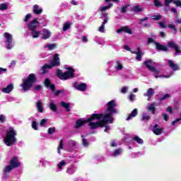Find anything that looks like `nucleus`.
<instances>
[{
    "label": "nucleus",
    "instance_id": "1",
    "mask_svg": "<svg viewBox=\"0 0 181 181\" xmlns=\"http://www.w3.org/2000/svg\"><path fill=\"white\" fill-rule=\"evenodd\" d=\"M107 108L106 111L107 112V113H105V114L100 113V114H97V115H98L99 119L100 118H110V119L109 120L104 119L103 122H100L98 123L100 125L104 126V124H105V122H107V121H114V117H112V115H114V114H117V112H118L117 109L115 108V107H117V105L115 104V101L111 100L109 103H107Z\"/></svg>",
    "mask_w": 181,
    "mask_h": 181
},
{
    "label": "nucleus",
    "instance_id": "2",
    "mask_svg": "<svg viewBox=\"0 0 181 181\" xmlns=\"http://www.w3.org/2000/svg\"><path fill=\"white\" fill-rule=\"evenodd\" d=\"M16 130L13 127H10L9 130L6 132V136L4 137V144L6 146H13L18 144V139H16Z\"/></svg>",
    "mask_w": 181,
    "mask_h": 181
},
{
    "label": "nucleus",
    "instance_id": "3",
    "mask_svg": "<svg viewBox=\"0 0 181 181\" xmlns=\"http://www.w3.org/2000/svg\"><path fill=\"white\" fill-rule=\"evenodd\" d=\"M36 83H37L36 75L35 74H30L26 78L23 79L21 87L23 91H29Z\"/></svg>",
    "mask_w": 181,
    "mask_h": 181
},
{
    "label": "nucleus",
    "instance_id": "4",
    "mask_svg": "<svg viewBox=\"0 0 181 181\" xmlns=\"http://www.w3.org/2000/svg\"><path fill=\"white\" fill-rule=\"evenodd\" d=\"M66 71L63 73L62 69H57L56 75L59 78V80H70L71 78H74L76 77V70L72 67L68 66L66 68Z\"/></svg>",
    "mask_w": 181,
    "mask_h": 181
},
{
    "label": "nucleus",
    "instance_id": "5",
    "mask_svg": "<svg viewBox=\"0 0 181 181\" xmlns=\"http://www.w3.org/2000/svg\"><path fill=\"white\" fill-rule=\"evenodd\" d=\"M104 119H106V122L104 123V125H101L99 122H103ZM110 118L100 117L99 119H95L96 122H89L88 127H90V129H97V128H103L105 127L104 132H107L110 129V126H108V122L112 124L114 120L110 121Z\"/></svg>",
    "mask_w": 181,
    "mask_h": 181
},
{
    "label": "nucleus",
    "instance_id": "6",
    "mask_svg": "<svg viewBox=\"0 0 181 181\" xmlns=\"http://www.w3.org/2000/svg\"><path fill=\"white\" fill-rule=\"evenodd\" d=\"M95 119H99L98 115H97V113L90 115V117L87 119L80 118L76 121L74 128L75 129H80L81 127H84V125L88 122H94L93 121H95Z\"/></svg>",
    "mask_w": 181,
    "mask_h": 181
},
{
    "label": "nucleus",
    "instance_id": "7",
    "mask_svg": "<svg viewBox=\"0 0 181 181\" xmlns=\"http://www.w3.org/2000/svg\"><path fill=\"white\" fill-rule=\"evenodd\" d=\"M22 164L19 162V158L14 156L8 162V165L6 166V172H12L16 168H21Z\"/></svg>",
    "mask_w": 181,
    "mask_h": 181
},
{
    "label": "nucleus",
    "instance_id": "8",
    "mask_svg": "<svg viewBox=\"0 0 181 181\" xmlns=\"http://www.w3.org/2000/svg\"><path fill=\"white\" fill-rule=\"evenodd\" d=\"M151 63H152V60H146L144 62V66L152 73L154 74V77L158 78V77H165V78H169L170 76H166L165 75L159 76V70L158 69L151 66Z\"/></svg>",
    "mask_w": 181,
    "mask_h": 181
},
{
    "label": "nucleus",
    "instance_id": "9",
    "mask_svg": "<svg viewBox=\"0 0 181 181\" xmlns=\"http://www.w3.org/2000/svg\"><path fill=\"white\" fill-rule=\"evenodd\" d=\"M151 43H154L155 46H156V49L158 52H168V50H169L168 49V47L160 44V42H159L155 41V40H153L152 37H148L147 39L146 45H151Z\"/></svg>",
    "mask_w": 181,
    "mask_h": 181
},
{
    "label": "nucleus",
    "instance_id": "10",
    "mask_svg": "<svg viewBox=\"0 0 181 181\" xmlns=\"http://www.w3.org/2000/svg\"><path fill=\"white\" fill-rule=\"evenodd\" d=\"M60 54L56 53L52 58V60L50 62L49 66L52 69L54 67H59L60 66Z\"/></svg>",
    "mask_w": 181,
    "mask_h": 181
},
{
    "label": "nucleus",
    "instance_id": "11",
    "mask_svg": "<svg viewBox=\"0 0 181 181\" xmlns=\"http://www.w3.org/2000/svg\"><path fill=\"white\" fill-rule=\"evenodd\" d=\"M39 25H40V22L37 19L34 18L27 25V28L30 31L35 30Z\"/></svg>",
    "mask_w": 181,
    "mask_h": 181
},
{
    "label": "nucleus",
    "instance_id": "12",
    "mask_svg": "<svg viewBox=\"0 0 181 181\" xmlns=\"http://www.w3.org/2000/svg\"><path fill=\"white\" fill-rule=\"evenodd\" d=\"M4 36L6 40L7 46L6 48L9 50L12 49V42L13 40V37H12V35H11L9 33H4Z\"/></svg>",
    "mask_w": 181,
    "mask_h": 181
},
{
    "label": "nucleus",
    "instance_id": "13",
    "mask_svg": "<svg viewBox=\"0 0 181 181\" xmlns=\"http://www.w3.org/2000/svg\"><path fill=\"white\" fill-rule=\"evenodd\" d=\"M167 47H170V49H174L176 56H177V54H179V53H181L180 47H179V45H176V43L175 42H172V41L169 42L168 43Z\"/></svg>",
    "mask_w": 181,
    "mask_h": 181
},
{
    "label": "nucleus",
    "instance_id": "14",
    "mask_svg": "<svg viewBox=\"0 0 181 181\" xmlns=\"http://www.w3.org/2000/svg\"><path fill=\"white\" fill-rule=\"evenodd\" d=\"M73 87L76 88V90H78V91H86V90H87V83H81L78 84V83L74 82Z\"/></svg>",
    "mask_w": 181,
    "mask_h": 181
},
{
    "label": "nucleus",
    "instance_id": "15",
    "mask_svg": "<svg viewBox=\"0 0 181 181\" xmlns=\"http://www.w3.org/2000/svg\"><path fill=\"white\" fill-rule=\"evenodd\" d=\"M152 131L155 135H162L163 128L160 127L158 124H156L153 126Z\"/></svg>",
    "mask_w": 181,
    "mask_h": 181
},
{
    "label": "nucleus",
    "instance_id": "16",
    "mask_svg": "<svg viewBox=\"0 0 181 181\" xmlns=\"http://www.w3.org/2000/svg\"><path fill=\"white\" fill-rule=\"evenodd\" d=\"M44 84H45V87H47V88H49H49L52 91H55L56 86H54V84H52V83H50V79H49V78H47L45 79Z\"/></svg>",
    "mask_w": 181,
    "mask_h": 181
},
{
    "label": "nucleus",
    "instance_id": "17",
    "mask_svg": "<svg viewBox=\"0 0 181 181\" xmlns=\"http://www.w3.org/2000/svg\"><path fill=\"white\" fill-rule=\"evenodd\" d=\"M132 54H136V60L138 62H141L142 60V51L141 50V47H137V52L133 51L132 52Z\"/></svg>",
    "mask_w": 181,
    "mask_h": 181
},
{
    "label": "nucleus",
    "instance_id": "18",
    "mask_svg": "<svg viewBox=\"0 0 181 181\" xmlns=\"http://www.w3.org/2000/svg\"><path fill=\"white\" fill-rule=\"evenodd\" d=\"M13 83L8 84L6 88L1 89L2 93L4 94H9V93L13 91Z\"/></svg>",
    "mask_w": 181,
    "mask_h": 181
},
{
    "label": "nucleus",
    "instance_id": "19",
    "mask_svg": "<svg viewBox=\"0 0 181 181\" xmlns=\"http://www.w3.org/2000/svg\"><path fill=\"white\" fill-rule=\"evenodd\" d=\"M117 33H122V32H124V33H129V35H132V30H130L128 26H122L120 29L117 30Z\"/></svg>",
    "mask_w": 181,
    "mask_h": 181
},
{
    "label": "nucleus",
    "instance_id": "20",
    "mask_svg": "<svg viewBox=\"0 0 181 181\" xmlns=\"http://www.w3.org/2000/svg\"><path fill=\"white\" fill-rule=\"evenodd\" d=\"M50 36H52V32H50V30H49L48 29H46V28L43 29L42 39H43L44 40H46L49 39Z\"/></svg>",
    "mask_w": 181,
    "mask_h": 181
},
{
    "label": "nucleus",
    "instance_id": "21",
    "mask_svg": "<svg viewBox=\"0 0 181 181\" xmlns=\"http://www.w3.org/2000/svg\"><path fill=\"white\" fill-rule=\"evenodd\" d=\"M42 12H43V8H39V5L35 4L33 6V13L34 15H41Z\"/></svg>",
    "mask_w": 181,
    "mask_h": 181
},
{
    "label": "nucleus",
    "instance_id": "22",
    "mask_svg": "<svg viewBox=\"0 0 181 181\" xmlns=\"http://www.w3.org/2000/svg\"><path fill=\"white\" fill-rule=\"evenodd\" d=\"M156 103H153L148 107H147L148 111H149L153 115L156 114Z\"/></svg>",
    "mask_w": 181,
    "mask_h": 181
},
{
    "label": "nucleus",
    "instance_id": "23",
    "mask_svg": "<svg viewBox=\"0 0 181 181\" xmlns=\"http://www.w3.org/2000/svg\"><path fill=\"white\" fill-rule=\"evenodd\" d=\"M154 94H155V90H153V88H150L148 89L146 93L144 94V95L145 97H148V100H151V98H152V97H153Z\"/></svg>",
    "mask_w": 181,
    "mask_h": 181
},
{
    "label": "nucleus",
    "instance_id": "24",
    "mask_svg": "<svg viewBox=\"0 0 181 181\" xmlns=\"http://www.w3.org/2000/svg\"><path fill=\"white\" fill-rule=\"evenodd\" d=\"M168 66L173 70L174 71H177L179 70V66L176 64H174L173 61L169 59L168 61Z\"/></svg>",
    "mask_w": 181,
    "mask_h": 181
},
{
    "label": "nucleus",
    "instance_id": "25",
    "mask_svg": "<svg viewBox=\"0 0 181 181\" xmlns=\"http://www.w3.org/2000/svg\"><path fill=\"white\" fill-rule=\"evenodd\" d=\"M52 69V66L48 64H45L40 69L42 74H46L47 73V69Z\"/></svg>",
    "mask_w": 181,
    "mask_h": 181
},
{
    "label": "nucleus",
    "instance_id": "26",
    "mask_svg": "<svg viewBox=\"0 0 181 181\" xmlns=\"http://www.w3.org/2000/svg\"><path fill=\"white\" fill-rule=\"evenodd\" d=\"M136 115H138V109H134L127 118V121H129L131 118H134V117H136Z\"/></svg>",
    "mask_w": 181,
    "mask_h": 181
},
{
    "label": "nucleus",
    "instance_id": "27",
    "mask_svg": "<svg viewBox=\"0 0 181 181\" xmlns=\"http://www.w3.org/2000/svg\"><path fill=\"white\" fill-rule=\"evenodd\" d=\"M31 33V36H33V39H37V37H39L42 35V33L40 31H37L36 30H33L30 31Z\"/></svg>",
    "mask_w": 181,
    "mask_h": 181
},
{
    "label": "nucleus",
    "instance_id": "28",
    "mask_svg": "<svg viewBox=\"0 0 181 181\" xmlns=\"http://www.w3.org/2000/svg\"><path fill=\"white\" fill-rule=\"evenodd\" d=\"M36 107L38 110V112H43V111H45V109L43 108V105L42 103V100H38L36 103Z\"/></svg>",
    "mask_w": 181,
    "mask_h": 181
},
{
    "label": "nucleus",
    "instance_id": "29",
    "mask_svg": "<svg viewBox=\"0 0 181 181\" xmlns=\"http://www.w3.org/2000/svg\"><path fill=\"white\" fill-rule=\"evenodd\" d=\"M61 107H63V108H65L66 111L68 112L70 111V103H66V102H61L60 103Z\"/></svg>",
    "mask_w": 181,
    "mask_h": 181
},
{
    "label": "nucleus",
    "instance_id": "30",
    "mask_svg": "<svg viewBox=\"0 0 181 181\" xmlns=\"http://www.w3.org/2000/svg\"><path fill=\"white\" fill-rule=\"evenodd\" d=\"M132 11H133V12L135 13H139V12H142L144 9H142L139 5H136L132 8Z\"/></svg>",
    "mask_w": 181,
    "mask_h": 181
},
{
    "label": "nucleus",
    "instance_id": "31",
    "mask_svg": "<svg viewBox=\"0 0 181 181\" xmlns=\"http://www.w3.org/2000/svg\"><path fill=\"white\" fill-rule=\"evenodd\" d=\"M112 8V3H110L109 5L100 7V12H104L108 9H111Z\"/></svg>",
    "mask_w": 181,
    "mask_h": 181
},
{
    "label": "nucleus",
    "instance_id": "32",
    "mask_svg": "<svg viewBox=\"0 0 181 181\" xmlns=\"http://www.w3.org/2000/svg\"><path fill=\"white\" fill-rule=\"evenodd\" d=\"M133 141H135L139 145H142V144H144V140L138 136L133 137Z\"/></svg>",
    "mask_w": 181,
    "mask_h": 181
},
{
    "label": "nucleus",
    "instance_id": "33",
    "mask_svg": "<svg viewBox=\"0 0 181 181\" xmlns=\"http://www.w3.org/2000/svg\"><path fill=\"white\" fill-rule=\"evenodd\" d=\"M71 26V23H65L64 24L63 29H62L63 32H66V31L69 30V29H70Z\"/></svg>",
    "mask_w": 181,
    "mask_h": 181
},
{
    "label": "nucleus",
    "instance_id": "34",
    "mask_svg": "<svg viewBox=\"0 0 181 181\" xmlns=\"http://www.w3.org/2000/svg\"><path fill=\"white\" fill-rule=\"evenodd\" d=\"M49 107L52 110V111H53V112H57V106L54 103H49Z\"/></svg>",
    "mask_w": 181,
    "mask_h": 181
},
{
    "label": "nucleus",
    "instance_id": "35",
    "mask_svg": "<svg viewBox=\"0 0 181 181\" xmlns=\"http://www.w3.org/2000/svg\"><path fill=\"white\" fill-rule=\"evenodd\" d=\"M116 64H117V66L115 67V69L116 70H117V71H119L122 70V69H124V66L122 65V64H121L119 61H117Z\"/></svg>",
    "mask_w": 181,
    "mask_h": 181
},
{
    "label": "nucleus",
    "instance_id": "36",
    "mask_svg": "<svg viewBox=\"0 0 181 181\" xmlns=\"http://www.w3.org/2000/svg\"><path fill=\"white\" fill-rule=\"evenodd\" d=\"M149 119H151V116L146 115V113L142 114L141 121H149Z\"/></svg>",
    "mask_w": 181,
    "mask_h": 181
},
{
    "label": "nucleus",
    "instance_id": "37",
    "mask_svg": "<svg viewBox=\"0 0 181 181\" xmlns=\"http://www.w3.org/2000/svg\"><path fill=\"white\" fill-rule=\"evenodd\" d=\"M121 153H122V149L117 148L113 152V156H118V155H121Z\"/></svg>",
    "mask_w": 181,
    "mask_h": 181
},
{
    "label": "nucleus",
    "instance_id": "38",
    "mask_svg": "<svg viewBox=\"0 0 181 181\" xmlns=\"http://www.w3.org/2000/svg\"><path fill=\"white\" fill-rule=\"evenodd\" d=\"M102 15L103 16L104 18V23H108V13L107 12L102 13Z\"/></svg>",
    "mask_w": 181,
    "mask_h": 181
},
{
    "label": "nucleus",
    "instance_id": "39",
    "mask_svg": "<svg viewBox=\"0 0 181 181\" xmlns=\"http://www.w3.org/2000/svg\"><path fill=\"white\" fill-rule=\"evenodd\" d=\"M168 98H170V94L167 93L165 95H164L163 96H161L159 100L160 101H163L165 100H168Z\"/></svg>",
    "mask_w": 181,
    "mask_h": 181
},
{
    "label": "nucleus",
    "instance_id": "40",
    "mask_svg": "<svg viewBox=\"0 0 181 181\" xmlns=\"http://www.w3.org/2000/svg\"><path fill=\"white\" fill-rule=\"evenodd\" d=\"M8 9V4L3 3L0 4V10L1 11H6Z\"/></svg>",
    "mask_w": 181,
    "mask_h": 181
},
{
    "label": "nucleus",
    "instance_id": "41",
    "mask_svg": "<svg viewBox=\"0 0 181 181\" xmlns=\"http://www.w3.org/2000/svg\"><path fill=\"white\" fill-rule=\"evenodd\" d=\"M3 173H4V176L5 179H8V177L9 176L8 173H11V171H6V167H5L3 170Z\"/></svg>",
    "mask_w": 181,
    "mask_h": 181
},
{
    "label": "nucleus",
    "instance_id": "42",
    "mask_svg": "<svg viewBox=\"0 0 181 181\" xmlns=\"http://www.w3.org/2000/svg\"><path fill=\"white\" fill-rule=\"evenodd\" d=\"M56 132V127H49L48 129V134L49 135H52V134H54Z\"/></svg>",
    "mask_w": 181,
    "mask_h": 181
},
{
    "label": "nucleus",
    "instance_id": "43",
    "mask_svg": "<svg viewBox=\"0 0 181 181\" xmlns=\"http://www.w3.org/2000/svg\"><path fill=\"white\" fill-rule=\"evenodd\" d=\"M56 46H57L56 44H49L47 45V47L49 50H54V49H56Z\"/></svg>",
    "mask_w": 181,
    "mask_h": 181
},
{
    "label": "nucleus",
    "instance_id": "44",
    "mask_svg": "<svg viewBox=\"0 0 181 181\" xmlns=\"http://www.w3.org/2000/svg\"><path fill=\"white\" fill-rule=\"evenodd\" d=\"M32 128L33 129H35V131H37V122H36V121H33Z\"/></svg>",
    "mask_w": 181,
    "mask_h": 181
},
{
    "label": "nucleus",
    "instance_id": "45",
    "mask_svg": "<svg viewBox=\"0 0 181 181\" xmlns=\"http://www.w3.org/2000/svg\"><path fill=\"white\" fill-rule=\"evenodd\" d=\"M82 145H83V146H86V147H87L90 145V144L87 141V139H82Z\"/></svg>",
    "mask_w": 181,
    "mask_h": 181
},
{
    "label": "nucleus",
    "instance_id": "46",
    "mask_svg": "<svg viewBox=\"0 0 181 181\" xmlns=\"http://www.w3.org/2000/svg\"><path fill=\"white\" fill-rule=\"evenodd\" d=\"M64 165H66V161L64 160H62L61 162H59V163L57 165L59 169L62 170V168H63V166H64Z\"/></svg>",
    "mask_w": 181,
    "mask_h": 181
},
{
    "label": "nucleus",
    "instance_id": "47",
    "mask_svg": "<svg viewBox=\"0 0 181 181\" xmlns=\"http://www.w3.org/2000/svg\"><path fill=\"white\" fill-rule=\"evenodd\" d=\"M153 2L155 6H156L157 8L162 6V4H160V1H159V0H154Z\"/></svg>",
    "mask_w": 181,
    "mask_h": 181
},
{
    "label": "nucleus",
    "instance_id": "48",
    "mask_svg": "<svg viewBox=\"0 0 181 181\" xmlns=\"http://www.w3.org/2000/svg\"><path fill=\"white\" fill-rule=\"evenodd\" d=\"M60 149H63V140H60L59 146H58L57 152L60 153Z\"/></svg>",
    "mask_w": 181,
    "mask_h": 181
},
{
    "label": "nucleus",
    "instance_id": "49",
    "mask_svg": "<svg viewBox=\"0 0 181 181\" xmlns=\"http://www.w3.org/2000/svg\"><path fill=\"white\" fill-rule=\"evenodd\" d=\"M30 18H32V14L28 13L23 20L24 22H29V19H30Z\"/></svg>",
    "mask_w": 181,
    "mask_h": 181
},
{
    "label": "nucleus",
    "instance_id": "50",
    "mask_svg": "<svg viewBox=\"0 0 181 181\" xmlns=\"http://www.w3.org/2000/svg\"><path fill=\"white\" fill-rule=\"evenodd\" d=\"M104 29H105V23L103 22L101 26L99 28L98 30L99 32H101L102 33L104 32Z\"/></svg>",
    "mask_w": 181,
    "mask_h": 181
},
{
    "label": "nucleus",
    "instance_id": "51",
    "mask_svg": "<svg viewBox=\"0 0 181 181\" xmlns=\"http://www.w3.org/2000/svg\"><path fill=\"white\" fill-rule=\"evenodd\" d=\"M168 28H170V29H173L175 33H177V29L175 26V24H170V25H168Z\"/></svg>",
    "mask_w": 181,
    "mask_h": 181
},
{
    "label": "nucleus",
    "instance_id": "52",
    "mask_svg": "<svg viewBox=\"0 0 181 181\" xmlns=\"http://www.w3.org/2000/svg\"><path fill=\"white\" fill-rule=\"evenodd\" d=\"M47 122V119H42L40 121V127H45V125H46Z\"/></svg>",
    "mask_w": 181,
    "mask_h": 181
},
{
    "label": "nucleus",
    "instance_id": "53",
    "mask_svg": "<svg viewBox=\"0 0 181 181\" xmlns=\"http://www.w3.org/2000/svg\"><path fill=\"white\" fill-rule=\"evenodd\" d=\"M110 146L112 148H117L118 146V144H117V141L115 140H112L110 143Z\"/></svg>",
    "mask_w": 181,
    "mask_h": 181
},
{
    "label": "nucleus",
    "instance_id": "54",
    "mask_svg": "<svg viewBox=\"0 0 181 181\" xmlns=\"http://www.w3.org/2000/svg\"><path fill=\"white\" fill-rule=\"evenodd\" d=\"M145 21H149V18H148V17H146V18H140V19H139V25H142V23L143 22H145Z\"/></svg>",
    "mask_w": 181,
    "mask_h": 181
},
{
    "label": "nucleus",
    "instance_id": "55",
    "mask_svg": "<svg viewBox=\"0 0 181 181\" xmlns=\"http://www.w3.org/2000/svg\"><path fill=\"white\" fill-rule=\"evenodd\" d=\"M175 109L179 110L180 108V105H179V102L177 100L174 102Z\"/></svg>",
    "mask_w": 181,
    "mask_h": 181
},
{
    "label": "nucleus",
    "instance_id": "56",
    "mask_svg": "<svg viewBox=\"0 0 181 181\" xmlns=\"http://www.w3.org/2000/svg\"><path fill=\"white\" fill-rule=\"evenodd\" d=\"M6 118L4 116V115H0V122L1 124H4Z\"/></svg>",
    "mask_w": 181,
    "mask_h": 181
},
{
    "label": "nucleus",
    "instance_id": "57",
    "mask_svg": "<svg viewBox=\"0 0 181 181\" xmlns=\"http://www.w3.org/2000/svg\"><path fill=\"white\" fill-rule=\"evenodd\" d=\"M173 4H175V5H176V6H180L181 8V1L178 0V1H173Z\"/></svg>",
    "mask_w": 181,
    "mask_h": 181
},
{
    "label": "nucleus",
    "instance_id": "58",
    "mask_svg": "<svg viewBox=\"0 0 181 181\" xmlns=\"http://www.w3.org/2000/svg\"><path fill=\"white\" fill-rule=\"evenodd\" d=\"M127 9H128V6H124L122 8H121V13H125V12H127Z\"/></svg>",
    "mask_w": 181,
    "mask_h": 181
},
{
    "label": "nucleus",
    "instance_id": "59",
    "mask_svg": "<svg viewBox=\"0 0 181 181\" xmlns=\"http://www.w3.org/2000/svg\"><path fill=\"white\" fill-rule=\"evenodd\" d=\"M162 16L160 15L153 16V21H160Z\"/></svg>",
    "mask_w": 181,
    "mask_h": 181
},
{
    "label": "nucleus",
    "instance_id": "60",
    "mask_svg": "<svg viewBox=\"0 0 181 181\" xmlns=\"http://www.w3.org/2000/svg\"><path fill=\"white\" fill-rule=\"evenodd\" d=\"M164 1H165V6H169V4L173 2V0H164Z\"/></svg>",
    "mask_w": 181,
    "mask_h": 181
},
{
    "label": "nucleus",
    "instance_id": "61",
    "mask_svg": "<svg viewBox=\"0 0 181 181\" xmlns=\"http://www.w3.org/2000/svg\"><path fill=\"white\" fill-rule=\"evenodd\" d=\"M162 117L164 118L165 121H169V115H168V114L166 113L163 114Z\"/></svg>",
    "mask_w": 181,
    "mask_h": 181
},
{
    "label": "nucleus",
    "instance_id": "62",
    "mask_svg": "<svg viewBox=\"0 0 181 181\" xmlns=\"http://www.w3.org/2000/svg\"><path fill=\"white\" fill-rule=\"evenodd\" d=\"M167 112H170V114L173 113V109L172 108V107L169 106L167 107Z\"/></svg>",
    "mask_w": 181,
    "mask_h": 181
},
{
    "label": "nucleus",
    "instance_id": "63",
    "mask_svg": "<svg viewBox=\"0 0 181 181\" xmlns=\"http://www.w3.org/2000/svg\"><path fill=\"white\" fill-rule=\"evenodd\" d=\"M60 93H64V90H58L55 91L54 95L57 96L60 94Z\"/></svg>",
    "mask_w": 181,
    "mask_h": 181
},
{
    "label": "nucleus",
    "instance_id": "64",
    "mask_svg": "<svg viewBox=\"0 0 181 181\" xmlns=\"http://www.w3.org/2000/svg\"><path fill=\"white\" fill-rule=\"evenodd\" d=\"M127 91H128V88H127V87H124L121 90V93H122V94H125V93H127Z\"/></svg>",
    "mask_w": 181,
    "mask_h": 181
}]
</instances>
